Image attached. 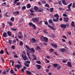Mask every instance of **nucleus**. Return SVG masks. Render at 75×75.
Listing matches in <instances>:
<instances>
[{
	"label": "nucleus",
	"instance_id": "f257e3e1",
	"mask_svg": "<svg viewBox=\"0 0 75 75\" xmlns=\"http://www.w3.org/2000/svg\"><path fill=\"white\" fill-rule=\"evenodd\" d=\"M54 17H56L57 18L56 19H53V21L54 22H55L56 23H57V22H58L59 20V16L57 14H55L54 15Z\"/></svg>",
	"mask_w": 75,
	"mask_h": 75
},
{
	"label": "nucleus",
	"instance_id": "f03ea898",
	"mask_svg": "<svg viewBox=\"0 0 75 75\" xmlns=\"http://www.w3.org/2000/svg\"><path fill=\"white\" fill-rule=\"evenodd\" d=\"M39 17H35L33 18L32 19V21L33 23H37L39 20Z\"/></svg>",
	"mask_w": 75,
	"mask_h": 75
},
{
	"label": "nucleus",
	"instance_id": "7ed1b4c3",
	"mask_svg": "<svg viewBox=\"0 0 75 75\" xmlns=\"http://www.w3.org/2000/svg\"><path fill=\"white\" fill-rule=\"evenodd\" d=\"M72 3H71L69 4L68 5L67 8L68 9H67L66 10L67 11H71V7H72Z\"/></svg>",
	"mask_w": 75,
	"mask_h": 75
},
{
	"label": "nucleus",
	"instance_id": "20e7f679",
	"mask_svg": "<svg viewBox=\"0 0 75 75\" xmlns=\"http://www.w3.org/2000/svg\"><path fill=\"white\" fill-rule=\"evenodd\" d=\"M28 24L30 26H32L33 27V28H34V29H36V26H35V25L34 24L30 22Z\"/></svg>",
	"mask_w": 75,
	"mask_h": 75
},
{
	"label": "nucleus",
	"instance_id": "39448f33",
	"mask_svg": "<svg viewBox=\"0 0 75 75\" xmlns=\"http://www.w3.org/2000/svg\"><path fill=\"white\" fill-rule=\"evenodd\" d=\"M22 58H23L24 61H26L28 60V58H27V57L26 55L25 56L23 55V54L22 55Z\"/></svg>",
	"mask_w": 75,
	"mask_h": 75
},
{
	"label": "nucleus",
	"instance_id": "423d86ee",
	"mask_svg": "<svg viewBox=\"0 0 75 75\" xmlns=\"http://www.w3.org/2000/svg\"><path fill=\"white\" fill-rule=\"evenodd\" d=\"M63 20L64 22L68 23L69 21V18L68 17H63Z\"/></svg>",
	"mask_w": 75,
	"mask_h": 75
},
{
	"label": "nucleus",
	"instance_id": "0eeeda50",
	"mask_svg": "<svg viewBox=\"0 0 75 75\" xmlns=\"http://www.w3.org/2000/svg\"><path fill=\"white\" fill-rule=\"evenodd\" d=\"M21 67H22V66L19 64H17L15 66V68H17L18 69H20V68Z\"/></svg>",
	"mask_w": 75,
	"mask_h": 75
},
{
	"label": "nucleus",
	"instance_id": "6e6552de",
	"mask_svg": "<svg viewBox=\"0 0 75 75\" xmlns=\"http://www.w3.org/2000/svg\"><path fill=\"white\" fill-rule=\"evenodd\" d=\"M61 28H63L64 29H65L67 27V25H65L64 24H62L61 25Z\"/></svg>",
	"mask_w": 75,
	"mask_h": 75
},
{
	"label": "nucleus",
	"instance_id": "1a4fd4ad",
	"mask_svg": "<svg viewBox=\"0 0 75 75\" xmlns=\"http://www.w3.org/2000/svg\"><path fill=\"white\" fill-rule=\"evenodd\" d=\"M7 34L9 36H11L12 35V33L11 32L8 31L7 32Z\"/></svg>",
	"mask_w": 75,
	"mask_h": 75
},
{
	"label": "nucleus",
	"instance_id": "9d476101",
	"mask_svg": "<svg viewBox=\"0 0 75 75\" xmlns=\"http://www.w3.org/2000/svg\"><path fill=\"white\" fill-rule=\"evenodd\" d=\"M48 27L50 28V29H51V30H54V31H55V28H54V27L50 25H48Z\"/></svg>",
	"mask_w": 75,
	"mask_h": 75
},
{
	"label": "nucleus",
	"instance_id": "9b49d317",
	"mask_svg": "<svg viewBox=\"0 0 75 75\" xmlns=\"http://www.w3.org/2000/svg\"><path fill=\"white\" fill-rule=\"evenodd\" d=\"M67 64L68 65V67H70V68H71L72 67V64H71V63L70 62H68L67 63Z\"/></svg>",
	"mask_w": 75,
	"mask_h": 75
},
{
	"label": "nucleus",
	"instance_id": "f8f14e48",
	"mask_svg": "<svg viewBox=\"0 0 75 75\" xmlns=\"http://www.w3.org/2000/svg\"><path fill=\"white\" fill-rule=\"evenodd\" d=\"M44 40H45V42H48V38L45 37V38H44Z\"/></svg>",
	"mask_w": 75,
	"mask_h": 75
},
{
	"label": "nucleus",
	"instance_id": "ddd939ff",
	"mask_svg": "<svg viewBox=\"0 0 75 75\" xmlns=\"http://www.w3.org/2000/svg\"><path fill=\"white\" fill-rule=\"evenodd\" d=\"M32 56L34 57V59H32L33 61H34V60H37V57L34 54H32Z\"/></svg>",
	"mask_w": 75,
	"mask_h": 75
},
{
	"label": "nucleus",
	"instance_id": "4468645a",
	"mask_svg": "<svg viewBox=\"0 0 75 75\" xmlns=\"http://www.w3.org/2000/svg\"><path fill=\"white\" fill-rule=\"evenodd\" d=\"M36 66L37 67L38 70L40 69H41V66L40 65L38 64L37 65H36Z\"/></svg>",
	"mask_w": 75,
	"mask_h": 75
},
{
	"label": "nucleus",
	"instance_id": "2eb2a0df",
	"mask_svg": "<svg viewBox=\"0 0 75 75\" xmlns=\"http://www.w3.org/2000/svg\"><path fill=\"white\" fill-rule=\"evenodd\" d=\"M25 47L26 48H27V49L28 50H29L31 52V49L28 46V45H26Z\"/></svg>",
	"mask_w": 75,
	"mask_h": 75
},
{
	"label": "nucleus",
	"instance_id": "dca6fc26",
	"mask_svg": "<svg viewBox=\"0 0 75 75\" xmlns=\"http://www.w3.org/2000/svg\"><path fill=\"white\" fill-rule=\"evenodd\" d=\"M65 51V49L64 48H62V49H60V52H64Z\"/></svg>",
	"mask_w": 75,
	"mask_h": 75
},
{
	"label": "nucleus",
	"instance_id": "f3484780",
	"mask_svg": "<svg viewBox=\"0 0 75 75\" xmlns=\"http://www.w3.org/2000/svg\"><path fill=\"white\" fill-rule=\"evenodd\" d=\"M26 7L27 8H30L31 7V5H30V4H28L27 5Z\"/></svg>",
	"mask_w": 75,
	"mask_h": 75
},
{
	"label": "nucleus",
	"instance_id": "a211bd4d",
	"mask_svg": "<svg viewBox=\"0 0 75 75\" xmlns=\"http://www.w3.org/2000/svg\"><path fill=\"white\" fill-rule=\"evenodd\" d=\"M7 33L4 32L3 34V36L4 37H7Z\"/></svg>",
	"mask_w": 75,
	"mask_h": 75
},
{
	"label": "nucleus",
	"instance_id": "6ab92c4d",
	"mask_svg": "<svg viewBox=\"0 0 75 75\" xmlns=\"http://www.w3.org/2000/svg\"><path fill=\"white\" fill-rule=\"evenodd\" d=\"M26 69V67L24 66L23 68L21 69V71L23 72V73H24V70Z\"/></svg>",
	"mask_w": 75,
	"mask_h": 75
},
{
	"label": "nucleus",
	"instance_id": "aec40b11",
	"mask_svg": "<svg viewBox=\"0 0 75 75\" xmlns=\"http://www.w3.org/2000/svg\"><path fill=\"white\" fill-rule=\"evenodd\" d=\"M49 22L50 24H53L54 23V22L52 21V19H50L48 21Z\"/></svg>",
	"mask_w": 75,
	"mask_h": 75
},
{
	"label": "nucleus",
	"instance_id": "412c9836",
	"mask_svg": "<svg viewBox=\"0 0 75 75\" xmlns=\"http://www.w3.org/2000/svg\"><path fill=\"white\" fill-rule=\"evenodd\" d=\"M26 74H29V75H31V74H32V73H31V72L28 70L26 71Z\"/></svg>",
	"mask_w": 75,
	"mask_h": 75
},
{
	"label": "nucleus",
	"instance_id": "4be33fe9",
	"mask_svg": "<svg viewBox=\"0 0 75 75\" xmlns=\"http://www.w3.org/2000/svg\"><path fill=\"white\" fill-rule=\"evenodd\" d=\"M44 38L45 37H44L43 36H42L40 37V40L41 41H43L44 39Z\"/></svg>",
	"mask_w": 75,
	"mask_h": 75
},
{
	"label": "nucleus",
	"instance_id": "5701e85b",
	"mask_svg": "<svg viewBox=\"0 0 75 75\" xmlns=\"http://www.w3.org/2000/svg\"><path fill=\"white\" fill-rule=\"evenodd\" d=\"M34 9L35 10V11H37L38 10V8L37 6H35L34 7Z\"/></svg>",
	"mask_w": 75,
	"mask_h": 75
},
{
	"label": "nucleus",
	"instance_id": "b1692460",
	"mask_svg": "<svg viewBox=\"0 0 75 75\" xmlns=\"http://www.w3.org/2000/svg\"><path fill=\"white\" fill-rule=\"evenodd\" d=\"M8 24L10 26H12L13 23L11 22H9L8 23Z\"/></svg>",
	"mask_w": 75,
	"mask_h": 75
},
{
	"label": "nucleus",
	"instance_id": "393cba45",
	"mask_svg": "<svg viewBox=\"0 0 75 75\" xmlns=\"http://www.w3.org/2000/svg\"><path fill=\"white\" fill-rule=\"evenodd\" d=\"M32 41H33V42H34V43H36V42H37V41L36 40H35V39L34 38H32Z\"/></svg>",
	"mask_w": 75,
	"mask_h": 75
},
{
	"label": "nucleus",
	"instance_id": "a878e982",
	"mask_svg": "<svg viewBox=\"0 0 75 75\" xmlns=\"http://www.w3.org/2000/svg\"><path fill=\"white\" fill-rule=\"evenodd\" d=\"M62 1L63 4H64V5H67V4L65 3V0H63Z\"/></svg>",
	"mask_w": 75,
	"mask_h": 75
},
{
	"label": "nucleus",
	"instance_id": "bb28decb",
	"mask_svg": "<svg viewBox=\"0 0 75 75\" xmlns=\"http://www.w3.org/2000/svg\"><path fill=\"white\" fill-rule=\"evenodd\" d=\"M26 9V7L25 6H24L22 7V10H25Z\"/></svg>",
	"mask_w": 75,
	"mask_h": 75
},
{
	"label": "nucleus",
	"instance_id": "cd10ccee",
	"mask_svg": "<svg viewBox=\"0 0 75 75\" xmlns=\"http://www.w3.org/2000/svg\"><path fill=\"white\" fill-rule=\"evenodd\" d=\"M49 51L50 52H54V50L52 48H51L49 50Z\"/></svg>",
	"mask_w": 75,
	"mask_h": 75
},
{
	"label": "nucleus",
	"instance_id": "c85d7f7f",
	"mask_svg": "<svg viewBox=\"0 0 75 75\" xmlns=\"http://www.w3.org/2000/svg\"><path fill=\"white\" fill-rule=\"evenodd\" d=\"M10 21H13V22H14V17H12L10 19Z\"/></svg>",
	"mask_w": 75,
	"mask_h": 75
},
{
	"label": "nucleus",
	"instance_id": "c756f323",
	"mask_svg": "<svg viewBox=\"0 0 75 75\" xmlns=\"http://www.w3.org/2000/svg\"><path fill=\"white\" fill-rule=\"evenodd\" d=\"M53 67H56L58 66V64H53Z\"/></svg>",
	"mask_w": 75,
	"mask_h": 75
},
{
	"label": "nucleus",
	"instance_id": "7c9ffc66",
	"mask_svg": "<svg viewBox=\"0 0 75 75\" xmlns=\"http://www.w3.org/2000/svg\"><path fill=\"white\" fill-rule=\"evenodd\" d=\"M10 68H8L7 69H6V72H8L10 71Z\"/></svg>",
	"mask_w": 75,
	"mask_h": 75
},
{
	"label": "nucleus",
	"instance_id": "2f4dec72",
	"mask_svg": "<svg viewBox=\"0 0 75 75\" xmlns=\"http://www.w3.org/2000/svg\"><path fill=\"white\" fill-rule=\"evenodd\" d=\"M19 45L21 46H22V45H23V42L22 41H21L20 42V43L19 44Z\"/></svg>",
	"mask_w": 75,
	"mask_h": 75
},
{
	"label": "nucleus",
	"instance_id": "473e14b6",
	"mask_svg": "<svg viewBox=\"0 0 75 75\" xmlns=\"http://www.w3.org/2000/svg\"><path fill=\"white\" fill-rule=\"evenodd\" d=\"M45 7H47V8H50V6L48 4H45Z\"/></svg>",
	"mask_w": 75,
	"mask_h": 75
},
{
	"label": "nucleus",
	"instance_id": "72a5a7b5",
	"mask_svg": "<svg viewBox=\"0 0 75 75\" xmlns=\"http://www.w3.org/2000/svg\"><path fill=\"white\" fill-rule=\"evenodd\" d=\"M19 11H16V12H15L13 13V14H19Z\"/></svg>",
	"mask_w": 75,
	"mask_h": 75
},
{
	"label": "nucleus",
	"instance_id": "f704fd0d",
	"mask_svg": "<svg viewBox=\"0 0 75 75\" xmlns=\"http://www.w3.org/2000/svg\"><path fill=\"white\" fill-rule=\"evenodd\" d=\"M52 46L54 47L55 48H57V47H58V46L57 45L55 44H52Z\"/></svg>",
	"mask_w": 75,
	"mask_h": 75
},
{
	"label": "nucleus",
	"instance_id": "c9c22d12",
	"mask_svg": "<svg viewBox=\"0 0 75 75\" xmlns=\"http://www.w3.org/2000/svg\"><path fill=\"white\" fill-rule=\"evenodd\" d=\"M8 41L9 42V44H10V45H11V42H12V40H9Z\"/></svg>",
	"mask_w": 75,
	"mask_h": 75
},
{
	"label": "nucleus",
	"instance_id": "e433bc0d",
	"mask_svg": "<svg viewBox=\"0 0 75 75\" xmlns=\"http://www.w3.org/2000/svg\"><path fill=\"white\" fill-rule=\"evenodd\" d=\"M53 10H54V8H50V12H51V13H52V12H53Z\"/></svg>",
	"mask_w": 75,
	"mask_h": 75
},
{
	"label": "nucleus",
	"instance_id": "4c0bfd02",
	"mask_svg": "<svg viewBox=\"0 0 75 75\" xmlns=\"http://www.w3.org/2000/svg\"><path fill=\"white\" fill-rule=\"evenodd\" d=\"M24 64L26 67H28L30 66V65L28 64H26L25 63H24Z\"/></svg>",
	"mask_w": 75,
	"mask_h": 75
},
{
	"label": "nucleus",
	"instance_id": "58836bf2",
	"mask_svg": "<svg viewBox=\"0 0 75 75\" xmlns=\"http://www.w3.org/2000/svg\"><path fill=\"white\" fill-rule=\"evenodd\" d=\"M45 25H48H48H48V22H47V21H46L45 22Z\"/></svg>",
	"mask_w": 75,
	"mask_h": 75
},
{
	"label": "nucleus",
	"instance_id": "ea45409f",
	"mask_svg": "<svg viewBox=\"0 0 75 75\" xmlns=\"http://www.w3.org/2000/svg\"><path fill=\"white\" fill-rule=\"evenodd\" d=\"M0 53L1 54H3L4 53V51L2 50H1L0 51Z\"/></svg>",
	"mask_w": 75,
	"mask_h": 75
},
{
	"label": "nucleus",
	"instance_id": "a19ab883",
	"mask_svg": "<svg viewBox=\"0 0 75 75\" xmlns=\"http://www.w3.org/2000/svg\"><path fill=\"white\" fill-rule=\"evenodd\" d=\"M10 73H11L12 74H14V72H13V70H11L10 71Z\"/></svg>",
	"mask_w": 75,
	"mask_h": 75
},
{
	"label": "nucleus",
	"instance_id": "79ce46f5",
	"mask_svg": "<svg viewBox=\"0 0 75 75\" xmlns=\"http://www.w3.org/2000/svg\"><path fill=\"white\" fill-rule=\"evenodd\" d=\"M31 51L32 52H35V50L33 48H31Z\"/></svg>",
	"mask_w": 75,
	"mask_h": 75
},
{
	"label": "nucleus",
	"instance_id": "37998d69",
	"mask_svg": "<svg viewBox=\"0 0 75 75\" xmlns=\"http://www.w3.org/2000/svg\"><path fill=\"white\" fill-rule=\"evenodd\" d=\"M61 67L60 66H59L57 67V69L58 70H59L61 69Z\"/></svg>",
	"mask_w": 75,
	"mask_h": 75
},
{
	"label": "nucleus",
	"instance_id": "c03bdc74",
	"mask_svg": "<svg viewBox=\"0 0 75 75\" xmlns=\"http://www.w3.org/2000/svg\"><path fill=\"white\" fill-rule=\"evenodd\" d=\"M42 3H43L44 4H45V3H47V2L44 0L42 1Z\"/></svg>",
	"mask_w": 75,
	"mask_h": 75
},
{
	"label": "nucleus",
	"instance_id": "a18cd8bd",
	"mask_svg": "<svg viewBox=\"0 0 75 75\" xmlns=\"http://www.w3.org/2000/svg\"><path fill=\"white\" fill-rule=\"evenodd\" d=\"M11 48L13 50H14V49L15 48V46L14 45H13L11 46Z\"/></svg>",
	"mask_w": 75,
	"mask_h": 75
},
{
	"label": "nucleus",
	"instance_id": "49530a36",
	"mask_svg": "<svg viewBox=\"0 0 75 75\" xmlns=\"http://www.w3.org/2000/svg\"><path fill=\"white\" fill-rule=\"evenodd\" d=\"M72 7H73V8H75V3H73Z\"/></svg>",
	"mask_w": 75,
	"mask_h": 75
},
{
	"label": "nucleus",
	"instance_id": "de8ad7c7",
	"mask_svg": "<svg viewBox=\"0 0 75 75\" xmlns=\"http://www.w3.org/2000/svg\"><path fill=\"white\" fill-rule=\"evenodd\" d=\"M3 75H6V72L5 71H4V72H2Z\"/></svg>",
	"mask_w": 75,
	"mask_h": 75
},
{
	"label": "nucleus",
	"instance_id": "09e8293b",
	"mask_svg": "<svg viewBox=\"0 0 75 75\" xmlns=\"http://www.w3.org/2000/svg\"><path fill=\"white\" fill-rule=\"evenodd\" d=\"M36 63L37 64H41V62L40 61H38L36 62Z\"/></svg>",
	"mask_w": 75,
	"mask_h": 75
},
{
	"label": "nucleus",
	"instance_id": "8fccbe9b",
	"mask_svg": "<svg viewBox=\"0 0 75 75\" xmlns=\"http://www.w3.org/2000/svg\"><path fill=\"white\" fill-rule=\"evenodd\" d=\"M39 11L40 12H42V11H44V9H43L42 8H41V10H39Z\"/></svg>",
	"mask_w": 75,
	"mask_h": 75
},
{
	"label": "nucleus",
	"instance_id": "3c124183",
	"mask_svg": "<svg viewBox=\"0 0 75 75\" xmlns=\"http://www.w3.org/2000/svg\"><path fill=\"white\" fill-rule=\"evenodd\" d=\"M63 16L64 17H68V15L65 13L63 14Z\"/></svg>",
	"mask_w": 75,
	"mask_h": 75
},
{
	"label": "nucleus",
	"instance_id": "603ef678",
	"mask_svg": "<svg viewBox=\"0 0 75 75\" xmlns=\"http://www.w3.org/2000/svg\"><path fill=\"white\" fill-rule=\"evenodd\" d=\"M19 0H15V1H14V3L15 4L18 1H19Z\"/></svg>",
	"mask_w": 75,
	"mask_h": 75
},
{
	"label": "nucleus",
	"instance_id": "864d4df0",
	"mask_svg": "<svg viewBox=\"0 0 75 75\" xmlns=\"http://www.w3.org/2000/svg\"><path fill=\"white\" fill-rule=\"evenodd\" d=\"M18 37L19 38H22L23 37L21 35H18Z\"/></svg>",
	"mask_w": 75,
	"mask_h": 75
},
{
	"label": "nucleus",
	"instance_id": "5fc2aeb1",
	"mask_svg": "<svg viewBox=\"0 0 75 75\" xmlns=\"http://www.w3.org/2000/svg\"><path fill=\"white\" fill-rule=\"evenodd\" d=\"M1 59L2 61L3 62V63H4V58L1 57Z\"/></svg>",
	"mask_w": 75,
	"mask_h": 75
},
{
	"label": "nucleus",
	"instance_id": "6e6d98bb",
	"mask_svg": "<svg viewBox=\"0 0 75 75\" xmlns=\"http://www.w3.org/2000/svg\"><path fill=\"white\" fill-rule=\"evenodd\" d=\"M44 33H46V34H47V33H48V32H47V30H44Z\"/></svg>",
	"mask_w": 75,
	"mask_h": 75
},
{
	"label": "nucleus",
	"instance_id": "4d7b16f0",
	"mask_svg": "<svg viewBox=\"0 0 75 75\" xmlns=\"http://www.w3.org/2000/svg\"><path fill=\"white\" fill-rule=\"evenodd\" d=\"M71 25V26H72L74 25V22L72 21V22Z\"/></svg>",
	"mask_w": 75,
	"mask_h": 75
},
{
	"label": "nucleus",
	"instance_id": "13d9d810",
	"mask_svg": "<svg viewBox=\"0 0 75 75\" xmlns=\"http://www.w3.org/2000/svg\"><path fill=\"white\" fill-rule=\"evenodd\" d=\"M30 13H34V11H33L32 9H30Z\"/></svg>",
	"mask_w": 75,
	"mask_h": 75
},
{
	"label": "nucleus",
	"instance_id": "bf43d9fd",
	"mask_svg": "<svg viewBox=\"0 0 75 75\" xmlns=\"http://www.w3.org/2000/svg\"><path fill=\"white\" fill-rule=\"evenodd\" d=\"M51 35L52 37H53V38H56V37H55V36L54 35V34H52Z\"/></svg>",
	"mask_w": 75,
	"mask_h": 75
},
{
	"label": "nucleus",
	"instance_id": "052dcab7",
	"mask_svg": "<svg viewBox=\"0 0 75 75\" xmlns=\"http://www.w3.org/2000/svg\"><path fill=\"white\" fill-rule=\"evenodd\" d=\"M54 54L55 55H58V54H57V52H54Z\"/></svg>",
	"mask_w": 75,
	"mask_h": 75
},
{
	"label": "nucleus",
	"instance_id": "680f3d73",
	"mask_svg": "<svg viewBox=\"0 0 75 75\" xmlns=\"http://www.w3.org/2000/svg\"><path fill=\"white\" fill-rule=\"evenodd\" d=\"M27 55H28V57H30V54L28 52H27Z\"/></svg>",
	"mask_w": 75,
	"mask_h": 75
},
{
	"label": "nucleus",
	"instance_id": "e2e57ef3",
	"mask_svg": "<svg viewBox=\"0 0 75 75\" xmlns=\"http://www.w3.org/2000/svg\"><path fill=\"white\" fill-rule=\"evenodd\" d=\"M20 4V2H17L16 3V5H17V6H19Z\"/></svg>",
	"mask_w": 75,
	"mask_h": 75
},
{
	"label": "nucleus",
	"instance_id": "0e129e2a",
	"mask_svg": "<svg viewBox=\"0 0 75 75\" xmlns=\"http://www.w3.org/2000/svg\"><path fill=\"white\" fill-rule=\"evenodd\" d=\"M37 50H41V48H40V47L39 46L37 47Z\"/></svg>",
	"mask_w": 75,
	"mask_h": 75
},
{
	"label": "nucleus",
	"instance_id": "69168bd1",
	"mask_svg": "<svg viewBox=\"0 0 75 75\" xmlns=\"http://www.w3.org/2000/svg\"><path fill=\"white\" fill-rule=\"evenodd\" d=\"M26 62L27 64H30V61H26Z\"/></svg>",
	"mask_w": 75,
	"mask_h": 75
},
{
	"label": "nucleus",
	"instance_id": "338daca9",
	"mask_svg": "<svg viewBox=\"0 0 75 75\" xmlns=\"http://www.w3.org/2000/svg\"><path fill=\"white\" fill-rule=\"evenodd\" d=\"M63 63H66L67 62V60H64L63 61Z\"/></svg>",
	"mask_w": 75,
	"mask_h": 75
},
{
	"label": "nucleus",
	"instance_id": "774afa93",
	"mask_svg": "<svg viewBox=\"0 0 75 75\" xmlns=\"http://www.w3.org/2000/svg\"><path fill=\"white\" fill-rule=\"evenodd\" d=\"M17 41H16V40H13V43H15V42H16Z\"/></svg>",
	"mask_w": 75,
	"mask_h": 75
}]
</instances>
